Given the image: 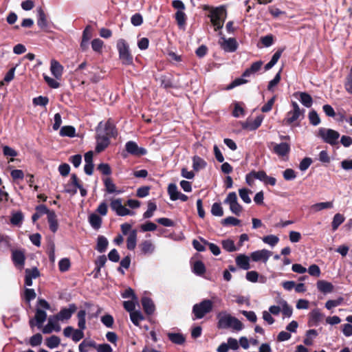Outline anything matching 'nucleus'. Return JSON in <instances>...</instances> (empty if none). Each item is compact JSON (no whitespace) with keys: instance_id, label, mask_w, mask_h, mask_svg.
Wrapping results in <instances>:
<instances>
[{"instance_id":"obj_59","label":"nucleus","mask_w":352,"mask_h":352,"mask_svg":"<svg viewBox=\"0 0 352 352\" xmlns=\"http://www.w3.org/2000/svg\"><path fill=\"white\" fill-rule=\"evenodd\" d=\"M282 313L284 316L291 317L293 313L292 308L287 304V301L282 302Z\"/></svg>"},{"instance_id":"obj_64","label":"nucleus","mask_w":352,"mask_h":352,"mask_svg":"<svg viewBox=\"0 0 352 352\" xmlns=\"http://www.w3.org/2000/svg\"><path fill=\"white\" fill-rule=\"evenodd\" d=\"M101 322L107 327L111 328L113 324L114 320L112 316L109 314H106L101 318Z\"/></svg>"},{"instance_id":"obj_9","label":"nucleus","mask_w":352,"mask_h":352,"mask_svg":"<svg viewBox=\"0 0 352 352\" xmlns=\"http://www.w3.org/2000/svg\"><path fill=\"white\" fill-rule=\"evenodd\" d=\"M76 310L77 306L76 304H69L68 308L64 307L60 309V311L56 315V319L61 321L65 320H67L71 318L72 314H74Z\"/></svg>"},{"instance_id":"obj_62","label":"nucleus","mask_w":352,"mask_h":352,"mask_svg":"<svg viewBox=\"0 0 352 352\" xmlns=\"http://www.w3.org/2000/svg\"><path fill=\"white\" fill-rule=\"evenodd\" d=\"M244 114L245 110L241 107V105L238 102L235 103L234 108L232 111V116L235 118H239L240 116H244Z\"/></svg>"},{"instance_id":"obj_8","label":"nucleus","mask_w":352,"mask_h":352,"mask_svg":"<svg viewBox=\"0 0 352 352\" xmlns=\"http://www.w3.org/2000/svg\"><path fill=\"white\" fill-rule=\"evenodd\" d=\"M271 144L273 146L272 152L279 157L283 158L287 156L291 151L290 142H283L279 144L272 142Z\"/></svg>"},{"instance_id":"obj_34","label":"nucleus","mask_w":352,"mask_h":352,"mask_svg":"<svg viewBox=\"0 0 352 352\" xmlns=\"http://www.w3.org/2000/svg\"><path fill=\"white\" fill-rule=\"evenodd\" d=\"M59 133L62 137L73 138L76 135V129L72 126H64L60 129Z\"/></svg>"},{"instance_id":"obj_53","label":"nucleus","mask_w":352,"mask_h":352,"mask_svg":"<svg viewBox=\"0 0 352 352\" xmlns=\"http://www.w3.org/2000/svg\"><path fill=\"white\" fill-rule=\"evenodd\" d=\"M263 241L271 246H274L279 241V239L275 235H267L263 238Z\"/></svg>"},{"instance_id":"obj_50","label":"nucleus","mask_w":352,"mask_h":352,"mask_svg":"<svg viewBox=\"0 0 352 352\" xmlns=\"http://www.w3.org/2000/svg\"><path fill=\"white\" fill-rule=\"evenodd\" d=\"M71 263L70 261L67 258H62L58 262L59 270L62 272H65L69 270Z\"/></svg>"},{"instance_id":"obj_30","label":"nucleus","mask_w":352,"mask_h":352,"mask_svg":"<svg viewBox=\"0 0 352 352\" xmlns=\"http://www.w3.org/2000/svg\"><path fill=\"white\" fill-rule=\"evenodd\" d=\"M104 185L105 187V190H106L107 192H108V193H115L116 192V193L120 194L122 192L121 190H116V186L110 177H107L104 179Z\"/></svg>"},{"instance_id":"obj_51","label":"nucleus","mask_w":352,"mask_h":352,"mask_svg":"<svg viewBox=\"0 0 352 352\" xmlns=\"http://www.w3.org/2000/svg\"><path fill=\"white\" fill-rule=\"evenodd\" d=\"M239 196L241 199L246 204L251 202V199L249 197V193H252V191L247 188H241L239 190Z\"/></svg>"},{"instance_id":"obj_15","label":"nucleus","mask_w":352,"mask_h":352,"mask_svg":"<svg viewBox=\"0 0 352 352\" xmlns=\"http://www.w3.org/2000/svg\"><path fill=\"white\" fill-rule=\"evenodd\" d=\"M50 71L52 75L56 78H61L63 72V67L56 60L52 59L50 63Z\"/></svg>"},{"instance_id":"obj_3","label":"nucleus","mask_w":352,"mask_h":352,"mask_svg":"<svg viewBox=\"0 0 352 352\" xmlns=\"http://www.w3.org/2000/svg\"><path fill=\"white\" fill-rule=\"evenodd\" d=\"M219 329H228L232 327L236 331H241L243 328V323L236 318L226 312H220L217 315Z\"/></svg>"},{"instance_id":"obj_39","label":"nucleus","mask_w":352,"mask_h":352,"mask_svg":"<svg viewBox=\"0 0 352 352\" xmlns=\"http://www.w3.org/2000/svg\"><path fill=\"white\" fill-rule=\"evenodd\" d=\"M23 220V214L21 211L13 213L10 218V223L14 226H20Z\"/></svg>"},{"instance_id":"obj_35","label":"nucleus","mask_w":352,"mask_h":352,"mask_svg":"<svg viewBox=\"0 0 352 352\" xmlns=\"http://www.w3.org/2000/svg\"><path fill=\"white\" fill-rule=\"evenodd\" d=\"M300 101L306 107L309 108L313 104L311 96L306 92H299Z\"/></svg>"},{"instance_id":"obj_12","label":"nucleus","mask_w":352,"mask_h":352,"mask_svg":"<svg viewBox=\"0 0 352 352\" xmlns=\"http://www.w3.org/2000/svg\"><path fill=\"white\" fill-rule=\"evenodd\" d=\"M272 254V252L266 249H263L252 252L250 254V258L254 262L262 261L264 263H266Z\"/></svg>"},{"instance_id":"obj_29","label":"nucleus","mask_w":352,"mask_h":352,"mask_svg":"<svg viewBox=\"0 0 352 352\" xmlns=\"http://www.w3.org/2000/svg\"><path fill=\"white\" fill-rule=\"evenodd\" d=\"M102 221V218L95 213H92L89 216V222L95 230H98L101 227Z\"/></svg>"},{"instance_id":"obj_4","label":"nucleus","mask_w":352,"mask_h":352,"mask_svg":"<svg viewBox=\"0 0 352 352\" xmlns=\"http://www.w3.org/2000/svg\"><path fill=\"white\" fill-rule=\"evenodd\" d=\"M117 50L119 54V58L124 65H131L133 62V57L131 53L129 45L127 42L120 38L117 42Z\"/></svg>"},{"instance_id":"obj_33","label":"nucleus","mask_w":352,"mask_h":352,"mask_svg":"<svg viewBox=\"0 0 352 352\" xmlns=\"http://www.w3.org/2000/svg\"><path fill=\"white\" fill-rule=\"evenodd\" d=\"M192 272L197 276H202L206 272V267L201 261H197L193 263Z\"/></svg>"},{"instance_id":"obj_58","label":"nucleus","mask_w":352,"mask_h":352,"mask_svg":"<svg viewBox=\"0 0 352 352\" xmlns=\"http://www.w3.org/2000/svg\"><path fill=\"white\" fill-rule=\"evenodd\" d=\"M85 329H81L78 328V329H74L72 336V339L75 342L80 341L81 339L84 338V331Z\"/></svg>"},{"instance_id":"obj_11","label":"nucleus","mask_w":352,"mask_h":352,"mask_svg":"<svg viewBox=\"0 0 352 352\" xmlns=\"http://www.w3.org/2000/svg\"><path fill=\"white\" fill-rule=\"evenodd\" d=\"M223 42L220 43L221 48L227 52H234L237 50L238 43L234 38L226 39L224 36L221 37Z\"/></svg>"},{"instance_id":"obj_47","label":"nucleus","mask_w":352,"mask_h":352,"mask_svg":"<svg viewBox=\"0 0 352 352\" xmlns=\"http://www.w3.org/2000/svg\"><path fill=\"white\" fill-rule=\"evenodd\" d=\"M200 239L203 242L204 244L208 245L210 250L212 252V253L214 255L218 256L220 254L221 250L218 245H217L216 244L212 243H209L208 241H206V239H204L203 238H201Z\"/></svg>"},{"instance_id":"obj_31","label":"nucleus","mask_w":352,"mask_h":352,"mask_svg":"<svg viewBox=\"0 0 352 352\" xmlns=\"http://www.w3.org/2000/svg\"><path fill=\"white\" fill-rule=\"evenodd\" d=\"M192 162V168L195 171L204 168L207 165L206 162L197 155L193 157Z\"/></svg>"},{"instance_id":"obj_18","label":"nucleus","mask_w":352,"mask_h":352,"mask_svg":"<svg viewBox=\"0 0 352 352\" xmlns=\"http://www.w3.org/2000/svg\"><path fill=\"white\" fill-rule=\"evenodd\" d=\"M141 252L144 255L151 254L154 252L155 247V245L150 240L143 241L140 244Z\"/></svg>"},{"instance_id":"obj_36","label":"nucleus","mask_w":352,"mask_h":352,"mask_svg":"<svg viewBox=\"0 0 352 352\" xmlns=\"http://www.w3.org/2000/svg\"><path fill=\"white\" fill-rule=\"evenodd\" d=\"M86 311L84 309L80 310L77 314L78 327L81 329H86Z\"/></svg>"},{"instance_id":"obj_16","label":"nucleus","mask_w":352,"mask_h":352,"mask_svg":"<svg viewBox=\"0 0 352 352\" xmlns=\"http://www.w3.org/2000/svg\"><path fill=\"white\" fill-rule=\"evenodd\" d=\"M309 326H317L322 318L323 315L318 309H315L309 314Z\"/></svg>"},{"instance_id":"obj_32","label":"nucleus","mask_w":352,"mask_h":352,"mask_svg":"<svg viewBox=\"0 0 352 352\" xmlns=\"http://www.w3.org/2000/svg\"><path fill=\"white\" fill-rule=\"evenodd\" d=\"M175 18L179 28H183L186 25L187 16L184 11L177 10L175 14Z\"/></svg>"},{"instance_id":"obj_23","label":"nucleus","mask_w":352,"mask_h":352,"mask_svg":"<svg viewBox=\"0 0 352 352\" xmlns=\"http://www.w3.org/2000/svg\"><path fill=\"white\" fill-rule=\"evenodd\" d=\"M263 62L261 60L253 63L251 66L246 69L242 74V77H249L252 74H254L260 70Z\"/></svg>"},{"instance_id":"obj_24","label":"nucleus","mask_w":352,"mask_h":352,"mask_svg":"<svg viewBox=\"0 0 352 352\" xmlns=\"http://www.w3.org/2000/svg\"><path fill=\"white\" fill-rule=\"evenodd\" d=\"M47 221L49 223L50 230L53 233L56 232L58 228V223L56 214L54 211H52V212H50V214L47 217Z\"/></svg>"},{"instance_id":"obj_6","label":"nucleus","mask_w":352,"mask_h":352,"mask_svg":"<svg viewBox=\"0 0 352 352\" xmlns=\"http://www.w3.org/2000/svg\"><path fill=\"white\" fill-rule=\"evenodd\" d=\"M317 136L320 138L324 142L334 146L338 143L340 133L333 129L321 127L318 131Z\"/></svg>"},{"instance_id":"obj_54","label":"nucleus","mask_w":352,"mask_h":352,"mask_svg":"<svg viewBox=\"0 0 352 352\" xmlns=\"http://www.w3.org/2000/svg\"><path fill=\"white\" fill-rule=\"evenodd\" d=\"M274 36L272 34H267L265 36H262L260 38L261 43L263 44L264 47H270L274 43Z\"/></svg>"},{"instance_id":"obj_1","label":"nucleus","mask_w":352,"mask_h":352,"mask_svg":"<svg viewBox=\"0 0 352 352\" xmlns=\"http://www.w3.org/2000/svg\"><path fill=\"white\" fill-rule=\"evenodd\" d=\"M96 131V151L97 153H101L109 145L110 138H116L118 135V132L111 118L108 119L105 123L100 122Z\"/></svg>"},{"instance_id":"obj_48","label":"nucleus","mask_w":352,"mask_h":352,"mask_svg":"<svg viewBox=\"0 0 352 352\" xmlns=\"http://www.w3.org/2000/svg\"><path fill=\"white\" fill-rule=\"evenodd\" d=\"M344 301L342 297H339L336 300H329L325 303V307L327 309H331L333 307L340 305Z\"/></svg>"},{"instance_id":"obj_22","label":"nucleus","mask_w":352,"mask_h":352,"mask_svg":"<svg viewBox=\"0 0 352 352\" xmlns=\"http://www.w3.org/2000/svg\"><path fill=\"white\" fill-rule=\"evenodd\" d=\"M318 290L324 294L331 293L333 290V285L331 283L320 280L317 282Z\"/></svg>"},{"instance_id":"obj_41","label":"nucleus","mask_w":352,"mask_h":352,"mask_svg":"<svg viewBox=\"0 0 352 352\" xmlns=\"http://www.w3.org/2000/svg\"><path fill=\"white\" fill-rule=\"evenodd\" d=\"M333 206V201H327L315 204L311 206V208L315 211H320L324 209L332 208Z\"/></svg>"},{"instance_id":"obj_19","label":"nucleus","mask_w":352,"mask_h":352,"mask_svg":"<svg viewBox=\"0 0 352 352\" xmlns=\"http://www.w3.org/2000/svg\"><path fill=\"white\" fill-rule=\"evenodd\" d=\"M236 263L241 269L248 270L250 268V258L245 254H239L236 257Z\"/></svg>"},{"instance_id":"obj_61","label":"nucleus","mask_w":352,"mask_h":352,"mask_svg":"<svg viewBox=\"0 0 352 352\" xmlns=\"http://www.w3.org/2000/svg\"><path fill=\"white\" fill-rule=\"evenodd\" d=\"M36 296V292L33 289H25L24 292V298L28 302L34 300Z\"/></svg>"},{"instance_id":"obj_60","label":"nucleus","mask_w":352,"mask_h":352,"mask_svg":"<svg viewBox=\"0 0 352 352\" xmlns=\"http://www.w3.org/2000/svg\"><path fill=\"white\" fill-rule=\"evenodd\" d=\"M131 22L134 26H140L143 23V17L141 14L135 13L132 15Z\"/></svg>"},{"instance_id":"obj_21","label":"nucleus","mask_w":352,"mask_h":352,"mask_svg":"<svg viewBox=\"0 0 352 352\" xmlns=\"http://www.w3.org/2000/svg\"><path fill=\"white\" fill-rule=\"evenodd\" d=\"M137 230H131L126 239V248L129 250H133L136 247L137 243Z\"/></svg>"},{"instance_id":"obj_25","label":"nucleus","mask_w":352,"mask_h":352,"mask_svg":"<svg viewBox=\"0 0 352 352\" xmlns=\"http://www.w3.org/2000/svg\"><path fill=\"white\" fill-rule=\"evenodd\" d=\"M109 241L107 239L102 236L99 235L97 238V244L96 249L100 253L104 252L108 247Z\"/></svg>"},{"instance_id":"obj_45","label":"nucleus","mask_w":352,"mask_h":352,"mask_svg":"<svg viewBox=\"0 0 352 352\" xmlns=\"http://www.w3.org/2000/svg\"><path fill=\"white\" fill-rule=\"evenodd\" d=\"M221 223L223 226H236L240 224L241 221L235 217H226V218L222 219Z\"/></svg>"},{"instance_id":"obj_63","label":"nucleus","mask_w":352,"mask_h":352,"mask_svg":"<svg viewBox=\"0 0 352 352\" xmlns=\"http://www.w3.org/2000/svg\"><path fill=\"white\" fill-rule=\"evenodd\" d=\"M307 271L311 276L315 277L320 276L321 273L320 267L316 264L311 265Z\"/></svg>"},{"instance_id":"obj_27","label":"nucleus","mask_w":352,"mask_h":352,"mask_svg":"<svg viewBox=\"0 0 352 352\" xmlns=\"http://www.w3.org/2000/svg\"><path fill=\"white\" fill-rule=\"evenodd\" d=\"M46 318L47 313L45 312V311L37 308L36 309L34 320H36V326L38 328H41L42 327V324L45 321Z\"/></svg>"},{"instance_id":"obj_49","label":"nucleus","mask_w":352,"mask_h":352,"mask_svg":"<svg viewBox=\"0 0 352 352\" xmlns=\"http://www.w3.org/2000/svg\"><path fill=\"white\" fill-rule=\"evenodd\" d=\"M33 104L35 106L45 107L49 102V98L47 96H38L33 98Z\"/></svg>"},{"instance_id":"obj_10","label":"nucleus","mask_w":352,"mask_h":352,"mask_svg":"<svg viewBox=\"0 0 352 352\" xmlns=\"http://www.w3.org/2000/svg\"><path fill=\"white\" fill-rule=\"evenodd\" d=\"M126 151L131 155L135 156H142L146 154L147 151L144 148L139 147L138 145L133 141H129L126 143Z\"/></svg>"},{"instance_id":"obj_56","label":"nucleus","mask_w":352,"mask_h":352,"mask_svg":"<svg viewBox=\"0 0 352 352\" xmlns=\"http://www.w3.org/2000/svg\"><path fill=\"white\" fill-rule=\"evenodd\" d=\"M42 340V335L39 333H37L30 338V344L32 346H38L41 344Z\"/></svg>"},{"instance_id":"obj_5","label":"nucleus","mask_w":352,"mask_h":352,"mask_svg":"<svg viewBox=\"0 0 352 352\" xmlns=\"http://www.w3.org/2000/svg\"><path fill=\"white\" fill-rule=\"evenodd\" d=\"M213 309V302L209 299H204L199 303H197L192 307V314L195 316L194 319L203 318L207 314L211 312Z\"/></svg>"},{"instance_id":"obj_7","label":"nucleus","mask_w":352,"mask_h":352,"mask_svg":"<svg viewBox=\"0 0 352 352\" xmlns=\"http://www.w3.org/2000/svg\"><path fill=\"white\" fill-rule=\"evenodd\" d=\"M292 106L293 109L287 113L283 122L287 125H292L297 121L300 116L303 117L305 110H300L299 105L296 102L292 101Z\"/></svg>"},{"instance_id":"obj_28","label":"nucleus","mask_w":352,"mask_h":352,"mask_svg":"<svg viewBox=\"0 0 352 352\" xmlns=\"http://www.w3.org/2000/svg\"><path fill=\"white\" fill-rule=\"evenodd\" d=\"M60 327L56 321H53L51 319L49 320L48 323L43 329V333H50L53 331L56 332L60 331Z\"/></svg>"},{"instance_id":"obj_26","label":"nucleus","mask_w":352,"mask_h":352,"mask_svg":"<svg viewBox=\"0 0 352 352\" xmlns=\"http://www.w3.org/2000/svg\"><path fill=\"white\" fill-rule=\"evenodd\" d=\"M167 336L173 343L176 344H183L186 341L185 336L180 333H168Z\"/></svg>"},{"instance_id":"obj_52","label":"nucleus","mask_w":352,"mask_h":352,"mask_svg":"<svg viewBox=\"0 0 352 352\" xmlns=\"http://www.w3.org/2000/svg\"><path fill=\"white\" fill-rule=\"evenodd\" d=\"M211 213L214 216L221 217L223 215V210L219 203H214L212 206Z\"/></svg>"},{"instance_id":"obj_44","label":"nucleus","mask_w":352,"mask_h":352,"mask_svg":"<svg viewBox=\"0 0 352 352\" xmlns=\"http://www.w3.org/2000/svg\"><path fill=\"white\" fill-rule=\"evenodd\" d=\"M308 118H309L310 124L314 126L318 125L321 122L318 113L315 110H311L309 111Z\"/></svg>"},{"instance_id":"obj_38","label":"nucleus","mask_w":352,"mask_h":352,"mask_svg":"<svg viewBox=\"0 0 352 352\" xmlns=\"http://www.w3.org/2000/svg\"><path fill=\"white\" fill-rule=\"evenodd\" d=\"M344 219L345 218L342 214L340 213L336 214L331 222L332 230L336 231L338 227L344 221Z\"/></svg>"},{"instance_id":"obj_42","label":"nucleus","mask_w":352,"mask_h":352,"mask_svg":"<svg viewBox=\"0 0 352 352\" xmlns=\"http://www.w3.org/2000/svg\"><path fill=\"white\" fill-rule=\"evenodd\" d=\"M221 245L223 248L227 252H232L236 250L234 241L232 239L223 240Z\"/></svg>"},{"instance_id":"obj_43","label":"nucleus","mask_w":352,"mask_h":352,"mask_svg":"<svg viewBox=\"0 0 352 352\" xmlns=\"http://www.w3.org/2000/svg\"><path fill=\"white\" fill-rule=\"evenodd\" d=\"M60 342V339L56 336H52L46 339V345L50 349L57 347Z\"/></svg>"},{"instance_id":"obj_13","label":"nucleus","mask_w":352,"mask_h":352,"mask_svg":"<svg viewBox=\"0 0 352 352\" xmlns=\"http://www.w3.org/2000/svg\"><path fill=\"white\" fill-rule=\"evenodd\" d=\"M12 260L16 267H23L25 261L24 252L18 250H13L12 252Z\"/></svg>"},{"instance_id":"obj_57","label":"nucleus","mask_w":352,"mask_h":352,"mask_svg":"<svg viewBox=\"0 0 352 352\" xmlns=\"http://www.w3.org/2000/svg\"><path fill=\"white\" fill-rule=\"evenodd\" d=\"M14 72H15V67H12L9 69V71L6 73L3 80L0 82V85H3L4 82H10L12 81L14 78Z\"/></svg>"},{"instance_id":"obj_2","label":"nucleus","mask_w":352,"mask_h":352,"mask_svg":"<svg viewBox=\"0 0 352 352\" xmlns=\"http://www.w3.org/2000/svg\"><path fill=\"white\" fill-rule=\"evenodd\" d=\"M205 10H210L208 16L210 18V22L214 28V30L218 31L221 30L227 16L226 8L223 6L217 8L206 7Z\"/></svg>"},{"instance_id":"obj_37","label":"nucleus","mask_w":352,"mask_h":352,"mask_svg":"<svg viewBox=\"0 0 352 352\" xmlns=\"http://www.w3.org/2000/svg\"><path fill=\"white\" fill-rule=\"evenodd\" d=\"M130 318L135 326H139L140 322L144 320L143 314L140 311H134L130 313Z\"/></svg>"},{"instance_id":"obj_40","label":"nucleus","mask_w":352,"mask_h":352,"mask_svg":"<svg viewBox=\"0 0 352 352\" xmlns=\"http://www.w3.org/2000/svg\"><path fill=\"white\" fill-rule=\"evenodd\" d=\"M167 191L172 201L177 200V196L180 192L177 190V187L175 184H170L168 186Z\"/></svg>"},{"instance_id":"obj_46","label":"nucleus","mask_w":352,"mask_h":352,"mask_svg":"<svg viewBox=\"0 0 352 352\" xmlns=\"http://www.w3.org/2000/svg\"><path fill=\"white\" fill-rule=\"evenodd\" d=\"M104 46V42L100 38H94L91 41L92 50L99 54L102 53V47Z\"/></svg>"},{"instance_id":"obj_17","label":"nucleus","mask_w":352,"mask_h":352,"mask_svg":"<svg viewBox=\"0 0 352 352\" xmlns=\"http://www.w3.org/2000/svg\"><path fill=\"white\" fill-rule=\"evenodd\" d=\"M263 116H257L253 121H247L243 124V129L249 131H254L257 129L263 122Z\"/></svg>"},{"instance_id":"obj_14","label":"nucleus","mask_w":352,"mask_h":352,"mask_svg":"<svg viewBox=\"0 0 352 352\" xmlns=\"http://www.w3.org/2000/svg\"><path fill=\"white\" fill-rule=\"evenodd\" d=\"M141 302L146 314L150 316L154 313L155 307L151 298L144 296L142 298Z\"/></svg>"},{"instance_id":"obj_55","label":"nucleus","mask_w":352,"mask_h":352,"mask_svg":"<svg viewBox=\"0 0 352 352\" xmlns=\"http://www.w3.org/2000/svg\"><path fill=\"white\" fill-rule=\"evenodd\" d=\"M243 78L244 77L237 78L234 79L230 85H228L227 86L226 89L230 90V89H232L237 86H239V85H243V84L248 82V80L244 79Z\"/></svg>"},{"instance_id":"obj_20","label":"nucleus","mask_w":352,"mask_h":352,"mask_svg":"<svg viewBox=\"0 0 352 352\" xmlns=\"http://www.w3.org/2000/svg\"><path fill=\"white\" fill-rule=\"evenodd\" d=\"M38 26L44 30H47L48 28V21L47 20V16L45 12L39 8L38 10V20H37Z\"/></svg>"}]
</instances>
